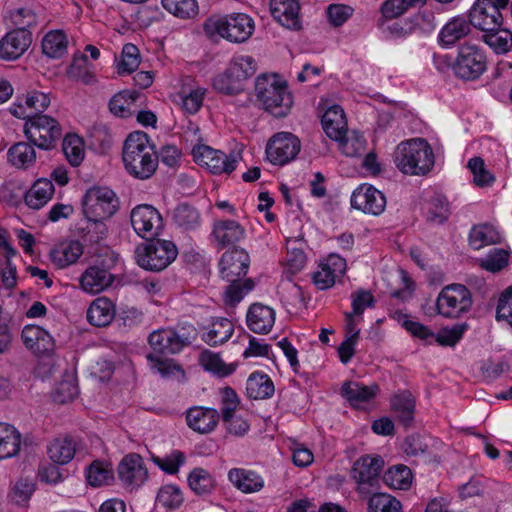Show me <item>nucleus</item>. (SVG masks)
Listing matches in <instances>:
<instances>
[{"label":"nucleus","mask_w":512,"mask_h":512,"mask_svg":"<svg viewBox=\"0 0 512 512\" xmlns=\"http://www.w3.org/2000/svg\"><path fill=\"white\" fill-rule=\"evenodd\" d=\"M197 334V329L192 324L153 331L148 338L153 352L147 355L151 368L163 377H168L175 371H181L180 366L167 356L179 353L184 347L192 344Z\"/></svg>","instance_id":"nucleus-1"},{"label":"nucleus","mask_w":512,"mask_h":512,"mask_svg":"<svg viewBox=\"0 0 512 512\" xmlns=\"http://www.w3.org/2000/svg\"><path fill=\"white\" fill-rule=\"evenodd\" d=\"M122 158L130 175L145 180L155 173L159 157L146 133L133 132L124 142Z\"/></svg>","instance_id":"nucleus-2"},{"label":"nucleus","mask_w":512,"mask_h":512,"mask_svg":"<svg viewBox=\"0 0 512 512\" xmlns=\"http://www.w3.org/2000/svg\"><path fill=\"white\" fill-rule=\"evenodd\" d=\"M393 161L403 174L424 176L434 166V153L425 139L413 138L396 146Z\"/></svg>","instance_id":"nucleus-3"},{"label":"nucleus","mask_w":512,"mask_h":512,"mask_svg":"<svg viewBox=\"0 0 512 512\" xmlns=\"http://www.w3.org/2000/svg\"><path fill=\"white\" fill-rule=\"evenodd\" d=\"M255 95L261 107L277 118L285 117L293 104L287 84L280 82L275 76L257 77Z\"/></svg>","instance_id":"nucleus-4"},{"label":"nucleus","mask_w":512,"mask_h":512,"mask_svg":"<svg viewBox=\"0 0 512 512\" xmlns=\"http://www.w3.org/2000/svg\"><path fill=\"white\" fill-rule=\"evenodd\" d=\"M255 29L254 21L244 13L211 16L204 23V31L210 38L217 36L232 43L247 41Z\"/></svg>","instance_id":"nucleus-5"},{"label":"nucleus","mask_w":512,"mask_h":512,"mask_svg":"<svg viewBox=\"0 0 512 512\" xmlns=\"http://www.w3.org/2000/svg\"><path fill=\"white\" fill-rule=\"evenodd\" d=\"M177 255L176 245L172 241L161 239L139 245L135 250L137 264L141 268L154 272L167 268Z\"/></svg>","instance_id":"nucleus-6"},{"label":"nucleus","mask_w":512,"mask_h":512,"mask_svg":"<svg viewBox=\"0 0 512 512\" xmlns=\"http://www.w3.org/2000/svg\"><path fill=\"white\" fill-rule=\"evenodd\" d=\"M24 133L30 143L42 150H50L62 137L58 121L48 115L34 114L25 122Z\"/></svg>","instance_id":"nucleus-7"},{"label":"nucleus","mask_w":512,"mask_h":512,"mask_svg":"<svg viewBox=\"0 0 512 512\" xmlns=\"http://www.w3.org/2000/svg\"><path fill=\"white\" fill-rule=\"evenodd\" d=\"M473 305L470 290L463 284H450L442 288L437 301L438 314L449 319H458L468 313Z\"/></svg>","instance_id":"nucleus-8"},{"label":"nucleus","mask_w":512,"mask_h":512,"mask_svg":"<svg viewBox=\"0 0 512 512\" xmlns=\"http://www.w3.org/2000/svg\"><path fill=\"white\" fill-rule=\"evenodd\" d=\"M383 466L384 460L378 455H364L354 462L351 477L357 483V492L361 496L368 497L379 488Z\"/></svg>","instance_id":"nucleus-9"},{"label":"nucleus","mask_w":512,"mask_h":512,"mask_svg":"<svg viewBox=\"0 0 512 512\" xmlns=\"http://www.w3.org/2000/svg\"><path fill=\"white\" fill-rule=\"evenodd\" d=\"M82 208L87 219H108L117 211L118 199L110 188L94 186L83 196Z\"/></svg>","instance_id":"nucleus-10"},{"label":"nucleus","mask_w":512,"mask_h":512,"mask_svg":"<svg viewBox=\"0 0 512 512\" xmlns=\"http://www.w3.org/2000/svg\"><path fill=\"white\" fill-rule=\"evenodd\" d=\"M487 60L484 52L474 44H462L453 64L455 75L464 80L478 79L486 70Z\"/></svg>","instance_id":"nucleus-11"},{"label":"nucleus","mask_w":512,"mask_h":512,"mask_svg":"<svg viewBox=\"0 0 512 512\" xmlns=\"http://www.w3.org/2000/svg\"><path fill=\"white\" fill-rule=\"evenodd\" d=\"M192 154L198 164L207 167L213 174L232 173L241 159L239 154L226 155L204 144L195 145Z\"/></svg>","instance_id":"nucleus-12"},{"label":"nucleus","mask_w":512,"mask_h":512,"mask_svg":"<svg viewBox=\"0 0 512 512\" xmlns=\"http://www.w3.org/2000/svg\"><path fill=\"white\" fill-rule=\"evenodd\" d=\"M300 140L293 134L281 132L274 135L266 146L267 159L274 165H285L300 152Z\"/></svg>","instance_id":"nucleus-13"},{"label":"nucleus","mask_w":512,"mask_h":512,"mask_svg":"<svg viewBox=\"0 0 512 512\" xmlns=\"http://www.w3.org/2000/svg\"><path fill=\"white\" fill-rule=\"evenodd\" d=\"M135 232L145 239L153 238L162 229V217L157 209L148 204L136 206L130 216Z\"/></svg>","instance_id":"nucleus-14"},{"label":"nucleus","mask_w":512,"mask_h":512,"mask_svg":"<svg viewBox=\"0 0 512 512\" xmlns=\"http://www.w3.org/2000/svg\"><path fill=\"white\" fill-rule=\"evenodd\" d=\"M108 261L105 262V268L91 266L85 270L80 278V284L85 292L97 294L112 285L114 277L109 272L118 260V256L113 252L107 254Z\"/></svg>","instance_id":"nucleus-15"},{"label":"nucleus","mask_w":512,"mask_h":512,"mask_svg":"<svg viewBox=\"0 0 512 512\" xmlns=\"http://www.w3.org/2000/svg\"><path fill=\"white\" fill-rule=\"evenodd\" d=\"M469 21L475 28L490 32L501 27L503 17L492 0H477L469 11Z\"/></svg>","instance_id":"nucleus-16"},{"label":"nucleus","mask_w":512,"mask_h":512,"mask_svg":"<svg viewBox=\"0 0 512 512\" xmlns=\"http://www.w3.org/2000/svg\"><path fill=\"white\" fill-rule=\"evenodd\" d=\"M117 472L122 484L131 490L140 487L148 478V470L144 465L143 458L136 453H130L123 457Z\"/></svg>","instance_id":"nucleus-17"},{"label":"nucleus","mask_w":512,"mask_h":512,"mask_svg":"<svg viewBox=\"0 0 512 512\" xmlns=\"http://www.w3.org/2000/svg\"><path fill=\"white\" fill-rule=\"evenodd\" d=\"M351 206L364 213L379 215L386 206L384 194L371 185H361L351 196Z\"/></svg>","instance_id":"nucleus-18"},{"label":"nucleus","mask_w":512,"mask_h":512,"mask_svg":"<svg viewBox=\"0 0 512 512\" xmlns=\"http://www.w3.org/2000/svg\"><path fill=\"white\" fill-rule=\"evenodd\" d=\"M249 264V255L244 249L226 251L219 263L221 277L226 281L240 280L247 274Z\"/></svg>","instance_id":"nucleus-19"},{"label":"nucleus","mask_w":512,"mask_h":512,"mask_svg":"<svg viewBox=\"0 0 512 512\" xmlns=\"http://www.w3.org/2000/svg\"><path fill=\"white\" fill-rule=\"evenodd\" d=\"M32 43V33L25 28L8 32L0 40V58L15 60L22 56Z\"/></svg>","instance_id":"nucleus-20"},{"label":"nucleus","mask_w":512,"mask_h":512,"mask_svg":"<svg viewBox=\"0 0 512 512\" xmlns=\"http://www.w3.org/2000/svg\"><path fill=\"white\" fill-rule=\"evenodd\" d=\"M346 271V260L339 255L330 254L325 262L319 265L312 274L313 283L320 290L332 287L336 279Z\"/></svg>","instance_id":"nucleus-21"},{"label":"nucleus","mask_w":512,"mask_h":512,"mask_svg":"<svg viewBox=\"0 0 512 512\" xmlns=\"http://www.w3.org/2000/svg\"><path fill=\"white\" fill-rule=\"evenodd\" d=\"M21 338L24 345L36 355L49 354L54 349L52 336L40 326H25Z\"/></svg>","instance_id":"nucleus-22"},{"label":"nucleus","mask_w":512,"mask_h":512,"mask_svg":"<svg viewBox=\"0 0 512 512\" xmlns=\"http://www.w3.org/2000/svg\"><path fill=\"white\" fill-rule=\"evenodd\" d=\"M300 5L298 0H271L270 11L273 18L283 27L298 30L301 27L299 19Z\"/></svg>","instance_id":"nucleus-23"},{"label":"nucleus","mask_w":512,"mask_h":512,"mask_svg":"<svg viewBox=\"0 0 512 512\" xmlns=\"http://www.w3.org/2000/svg\"><path fill=\"white\" fill-rule=\"evenodd\" d=\"M248 328L256 334H268L275 323V311L264 304H252L246 314Z\"/></svg>","instance_id":"nucleus-24"},{"label":"nucleus","mask_w":512,"mask_h":512,"mask_svg":"<svg viewBox=\"0 0 512 512\" xmlns=\"http://www.w3.org/2000/svg\"><path fill=\"white\" fill-rule=\"evenodd\" d=\"M220 419L219 412L214 408L193 407L187 411L186 421L194 431L207 434L215 429Z\"/></svg>","instance_id":"nucleus-25"},{"label":"nucleus","mask_w":512,"mask_h":512,"mask_svg":"<svg viewBox=\"0 0 512 512\" xmlns=\"http://www.w3.org/2000/svg\"><path fill=\"white\" fill-rule=\"evenodd\" d=\"M47 455L54 464L69 463L76 453V441L68 435L58 436L47 445Z\"/></svg>","instance_id":"nucleus-26"},{"label":"nucleus","mask_w":512,"mask_h":512,"mask_svg":"<svg viewBox=\"0 0 512 512\" xmlns=\"http://www.w3.org/2000/svg\"><path fill=\"white\" fill-rule=\"evenodd\" d=\"M212 235L222 248L233 245L245 237V229L234 220H221L214 224Z\"/></svg>","instance_id":"nucleus-27"},{"label":"nucleus","mask_w":512,"mask_h":512,"mask_svg":"<svg viewBox=\"0 0 512 512\" xmlns=\"http://www.w3.org/2000/svg\"><path fill=\"white\" fill-rule=\"evenodd\" d=\"M322 126L326 135L332 140L342 139L347 133V121L344 110L339 105H332L322 116Z\"/></svg>","instance_id":"nucleus-28"},{"label":"nucleus","mask_w":512,"mask_h":512,"mask_svg":"<svg viewBox=\"0 0 512 512\" xmlns=\"http://www.w3.org/2000/svg\"><path fill=\"white\" fill-rule=\"evenodd\" d=\"M82 254V244L79 241H70L53 248L50 252V259L56 267L63 269L76 263Z\"/></svg>","instance_id":"nucleus-29"},{"label":"nucleus","mask_w":512,"mask_h":512,"mask_svg":"<svg viewBox=\"0 0 512 512\" xmlns=\"http://www.w3.org/2000/svg\"><path fill=\"white\" fill-rule=\"evenodd\" d=\"M114 315V305L112 301L105 297L95 299L87 310V320L96 327L109 325Z\"/></svg>","instance_id":"nucleus-30"},{"label":"nucleus","mask_w":512,"mask_h":512,"mask_svg":"<svg viewBox=\"0 0 512 512\" xmlns=\"http://www.w3.org/2000/svg\"><path fill=\"white\" fill-rule=\"evenodd\" d=\"M21 448V433L8 423L0 422V459L16 456Z\"/></svg>","instance_id":"nucleus-31"},{"label":"nucleus","mask_w":512,"mask_h":512,"mask_svg":"<svg viewBox=\"0 0 512 512\" xmlns=\"http://www.w3.org/2000/svg\"><path fill=\"white\" fill-rule=\"evenodd\" d=\"M415 398L408 390L401 391L391 398L392 410L404 427H409L414 419Z\"/></svg>","instance_id":"nucleus-32"},{"label":"nucleus","mask_w":512,"mask_h":512,"mask_svg":"<svg viewBox=\"0 0 512 512\" xmlns=\"http://www.w3.org/2000/svg\"><path fill=\"white\" fill-rule=\"evenodd\" d=\"M378 391L379 387L376 384L365 386L358 382H345L341 388L342 396L354 407L370 401Z\"/></svg>","instance_id":"nucleus-33"},{"label":"nucleus","mask_w":512,"mask_h":512,"mask_svg":"<svg viewBox=\"0 0 512 512\" xmlns=\"http://www.w3.org/2000/svg\"><path fill=\"white\" fill-rule=\"evenodd\" d=\"M54 194L51 180L38 179L25 195V203L32 209L38 210L48 203Z\"/></svg>","instance_id":"nucleus-34"},{"label":"nucleus","mask_w":512,"mask_h":512,"mask_svg":"<svg viewBox=\"0 0 512 512\" xmlns=\"http://www.w3.org/2000/svg\"><path fill=\"white\" fill-rule=\"evenodd\" d=\"M229 480L242 492L252 493L260 491L264 486V480L256 472L234 468L228 473Z\"/></svg>","instance_id":"nucleus-35"},{"label":"nucleus","mask_w":512,"mask_h":512,"mask_svg":"<svg viewBox=\"0 0 512 512\" xmlns=\"http://www.w3.org/2000/svg\"><path fill=\"white\" fill-rule=\"evenodd\" d=\"M470 21L463 17H454L444 25L439 34V41L446 46L455 44L471 31Z\"/></svg>","instance_id":"nucleus-36"},{"label":"nucleus","mask_w":512,"mask_h":512,"mask_svg":"<svg viewBox=\"0 0 512 512\" xmlns=\"http://www.w3.org/2000/svg\"><path fill=\"white\" fill-rule=\"evenodd\" d=\"M234 333V325L231 320L223 317L212 321L203 340L210 346H217L227 342Z\"/></svg>","instance_id":"nucleus-37"},{"label":"nucleus","mask_w":512,"mask_h":512,"mask_svg":"<svg viewBox=\"0 0 512 512\" xmlns=\"http://www.w3.org/2000/svg\"><path fill=\"white\" fill-rule=\"evenodd\" d=\"M274 390V384L266 374L253 373L246 383L247 396L255 400L271 397Z\"/></svg>","instance_id":"nucleus-38"},{"label":"nucleus","mask_w":512,"mask_h":512,"mask_svg":"<svg viewBox=\"0 0 512 512\" xmlns=\"http://www.w3.org/2000/svg\"><path fill=\"white\" fill-rule=\"evenodd\" d=\"M500 241L501 236L499 232L489 224L474 226L469 233V244L475 250L500 243Z\"/></svg>","instance_id":"nucleus-39"},{"label":"nucleus","mask_w":512,"mask_h":512,"mask_svg":"<svg viewBox=\"0 0 512 512\" xmlns=\"http://www.w3.org/2000/svg\"><path fill=\"white\" fill-rule=\"evenodd\" d=\"M9 162L17 168H29L35 163L36 152L32 143L18 142L8 150Z\"/></svg>","instance_id":"nucleus-40"},{"label":"nucleus","mask_w":512,"mask_h":512,"mask_svg":"<svg viewBox=\"0 0 512 512\" xmlns=\"http://www.w3.org/2000/svg\"><path fill=\"white\" fill-rule=\"evenodd\" d=\"M67 45V37L62 31H50L42 40V51L49 58L58 59L66 54Z\"/></svg>","instance_id":"nucleus-41"},{"label":"nucleus","mask_w":512,"mask_h":512,"mask_svg":"<svg viewBox=\"0 0 512 512\" xmlns=\"http://www.w3.org/2000/svg\"><path fill=\"white\" fill-rule=\"evenodd\" d=\"M106 219H87L78 227V235L84 242L97 244L105 239L107 234Z\"/></svg>","instance_id":"nucleus-42"},{"label":"nucleus","mask_w":512,"mask_h":512,"mask_svg":"<svg viewBox=\"0 0 512 512\" xmlns=\"http://www.w3.org/2000/svg\"><path fill=\"white\" fill-rule=\"evenodd\" d=\"M139 96L140 93L136 90H125L115 94L109 102L111 113L121 118L131 116V106Z\"/></svg>","instance_id":"nucleus-43"},{"label":"nucleus","mask_w":512,"mask_h":512,"mask_svg":"<svg viewBox=\"0 0 512 512\" xmlns=\"http://www.w3.org/2000/svg\"><path fill=\"white\" fill-rule=\"evenodd\" d=\"M174 223L183 230H194L200 226L201 218L198 210L188 204H180L172 214Z\"/></svg>","instance_id":"nucleus-44"},{"label":"nucleus","mask_w":512,"mask_h":512,"mask_svg":"<svg viewBox=\"0 0 512 512\" xmlns=\"http://www.w3.org/2000/svg\"><path fill=\"white\" fill-rule=\"evenodd\" d=\"M230 75L241 85L248 78L252 77L257 71V63L252 56L240 55L232 59L229 67Z\"/></svg>","instance_id":"nucleus-45"},{"label":"nucleus","mask_w":512,"mask_h":512,"mask_svg":"<svg viewBox=\"0 0 512 512\" xmlns=\"http://www.w3.org/2000/svg\"><path fill=\"white\" fill-rule=\"evenodd\" d=\"M93 66L88 62L85 54L75 55L67 71L69 78L89 85L95 82V76L92 70Z\"/></svg>","instance_id":"nucleus-46"},{"label":"nucleus","mask_w":512,"mask_h":512,"mask_svg":"<svg viewBox=\"0 0 512 512\" xmlns=\"http://www.w3.org/2000/svg\"><path fill=\"white\" fill-rule=\"evenodd\" d=\"M383 481L390 488L406 490L412 483V472L405 465H396L384 473Z\"/></svg>","instance_id":"nucleus-47"},{"label":"nucleus","mask_w":512,"mask_h":512,"mask_svg":"<svg viewBox=\"0 0 512 512\" xmlns=\"http://www.w3.org/2000/svg\"><path fill=\"white\" fill-rule=\"evenodd\" d=\"M161 3L164 9L181 19H192L199 11L196 0H161Z\"/></svg>","instance_id":"nucleus-48"},{"label":"nucleus","mask_w":512,"mask_h":512,"mask_svg":"<svg viewBox=\"0 0 512 512\" xmlns=\"http://www.w3.org/2000/svg\"><path fill=\"white\" fill-rule=\"evenodd\" d=\"M483 41L497 54H504L512 47V33L506 29L485 32Z\"/></svg>","instance_id":"nucleus-49"},{"label":"nucleus","mask_w":512,"mask_h":512,"mask_svg":"<svg viewBox=\"0 0 512 512\" xmlns=\"http://www.w3.org/2000/svg\"><path fill=\"white\" fill-rule=\"evenodd\" d=\"M188 483L197 495L209 494L215 486L212 475L203 468L193 469L188 476Z\"/></svg>","instance_id":"nucleus-50"},{"label":"nucleus","mask_w":512,"mask_h":512,"mask_svg":"<svg viewBox=\"0 0 512 512\" xmlns=\"http://www.w3.org/2000/svg\"><path fill=\"white\" fill-rule=\"evenodd\" d=\"M368 501L369 512H401V503L386 493L373 492Z\"/></svg>","instance_id":"nucleus-51"},{"label":"nucleus","mask_w":512,"mask_h":512,"mask_svg":"<svg viewBox=\"0 0 512 512\" xmlns=\"http://www.w3.org/2000/svg\"><path fill=\"white\" fill-rule=\"evenodd\" d=\"M509 252L504 249L494 248L485 257L478 259L481 268L496 273L508 265Z\"/></svg>","instance_id":"nucleus-52"},{"label":"nucleus","mask_w":512,"mask_h":512,"mask_svg":"<svg viewBox=\"0 0 512 512\" xmlns=\"http://www.w3.org/2000/svg\"><path fill=\"white\" fill-rule=\"evenodd\" d=\"M183 500L181 490L175 485H165L161 487L156 498L157 504L167 510L179 508Z\"/></svg>","instance_id":"nucleus-53"},{"label":"nucleus","mask_w":512,"mask_h":512,"mask_svg":"<svg viewBox=\"0 0 512 512\" xmlns=\"http://www.w3.org/2000/svg\"><path fill=\"white\" fill-rule=\"evenodd\" d=\"M423 2L425 0H386L382 3L380 11L385 19L392 20L402 16L417 3Z\"/></svg>","instance_id":"nucleus-54"},{"label":"nucleus","mask_w":512,"mask_h":512,"mask_svg":"<svg viewBox=\"0 0 512 512\" xmlns=\"http://www.w3.org/2000/svg\"><path fill=\"white\" fill-rule=\"evenodd\" d=\"M140 65L138 48L131 43L125 44L122 49L121 61L118 63V74H131Z\"/></svg>","instance_id":"nucleus-55"},{"label":"nucleus","mask_w":512,"mask_h":512,"mask_svg":"<svg viewBox=\"0 0 512 512\" xmlns=\"http://www.w3.org/2000/svg\"><path fill=\"white\" fill-rule=\"evenodd\" d=\"M449 214V203L444 196L437 195L430 200L427 210V220L429 222L442 224L448 219Z\"/></svg>","instance_id":"nucleus-56"},{"label":"nucleus","mask_w":512,"mask_h":512,"mask_svg":"<svg viewBox=\"0 0 512 512\" xmlns=\"http://www.w3.org/2000/svg\"><path fill=\"white\" fill-rule=\"evenodd\" d=\"M200 362L205 370L211 371L214 374L222 377L230 375L234 370L232 366L224 363L218 354L209 350L201 353Z\"/></svg>","instance_id":"nucleus-57"},{"label":"nucleus","mask_w":512,"mask_h":512,"mask_svg":"<svg viewBox=\"0 0 512 512\" xmlns=\"http://www.w3.org/2000/svg\"><path fill=\"white\" fill-rule=\"evenodd\" d=\"M228 282L230 284L227 286L225 291V302L229 305L239 303L254 287L252 279H245L243 282H241V279Z\"/></svg>","instance_id":"nucleus-58"},{"label":"nucleus","mask_w":512,"mask_h":512,"mask_svg":"<svg viewBox=\"0 0 512 512\" xmlns=\"http://www.w3.org/2000/svg\"><path fill=\"white\" fill-rule=\"evenodd\" d=\"M336 141L342 153L348 157H356L365 150L366 141L362 135L353 133L347 136V133H343L342 139Z\"/></svg>","instance_id":"nucleus-59"},{"label":"nucleus","mask_w":512,"mask_h":512,"mask_svg":"<svg viewBox=\"0 0 512 512\" xmlns=\"http://www.w3.org/2000/svg\"><path fill=\"white\" fill-rule=\"evenodd\" d=\"M468 167L474 176L473 181L478 187L490 186L495 181V177L486 170L482 158L474 157L470 159Z\"/></svg>","instance_id":"nucleus-60"},{"label":"nucleus","mask_w":512,"mask_h":512,"mask_svg":"<svg viewBox=\"0 0 512 512\" xmlns=\"http://www.w3.org/2000/svg\"><path fill=\"white\" fill-rule=\"evenodd\" d=\"M152 461L164 472L168 474H176L180 466L185 462V455L179 450L173 451L171 454L161 458L152 456Z\"/></svg>","instance_id":"nucleus-61"},{"label":"nucleus","mask_w":512,"mask_h":512,"mask_svg":"<svg viewBox=\"0 0 512 512\" xmlns=\"http://www.w3.org/2000/svg\"><path fill=\"white\" fill-rule=\"evenodd\" d=\"M213 87L217 91L227 95L238 94L243 90V85H241L234 76L230 75L229 69L213 79Z\"/></svg>","instance_id":"nucleus-62"},{"label":"nucleus","mask_w":512,"mask_h":512,"mask_svg":"<svg viewBox=\"0 0 512 512\" xmlns=\"http://www.w3.org/2000/svg\"><path fill=\"white\" fill-rule=\"evenodd\" d=\"M63 152L73 166H78L83 160L81 140L76 135H67L63 140Z\"/></svg>","instance_id":"nucleus-63"},{"label":"nucleus","mask_w":512,"mask_h":512,"mask_svg":"<svg viewBox=\"0 0 512 512\" xmlns=\"http://www.w3.org/2000/svg\"><path fill=\"white\" fill-rule=\"evenodd\" d=\"M496 319L505 320L512 326V286L504 290L498 300Z\"/></svg>","instance_id":"nucleus-64"}]
</instances>
